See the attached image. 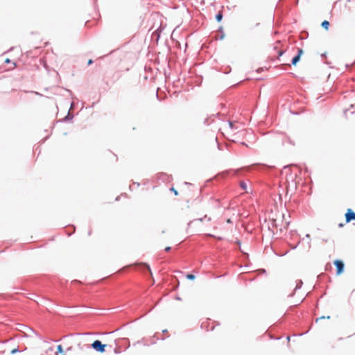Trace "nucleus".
<instances>
[{
    "mask_svg": "<svg viewBox=\"0 0 355 355\" xmlns=\"http://www.w3.org/2000/svg\"><path fill=\"white\" fill-rule=\"evenodd\" d=\"M289 222L284 219V214H279L276 216L275 218H272L271 220V228L275 233L282 232L284 230H286L288 227Z\"/></svg>",
    "mask_w": 355,
    "mask_h": 355,
    "instance_id": "obj_1",
    "label": "nucleus"
},
{
    "mask_svg": "<svg viewBox=\"0 0 355 355\" xmlns=\"http://www.w3.org/2000/svg\"><path fill=\"white\" fill-rule=\"evenodd\" d=\"M92 347L96 352L104 353L105 352L106 345L103 344L100 340H96L91 345Z\"/></svg>",
    "mask_w": 355,
    "mask_h": 355,
    "instance_id": "obj_2",
    "label": "nucleus"
},
{
    "mask_svg": "<svg viewBox=\"0 0 355 355\" xmlns=\"http://www.w3.org/2000/svg\"><path fill=\"white\" fill-rule=\"evenodd\" d=\"M334 265L336 266V274L338 275H340L343 272V270H344V263L342 261L340 260H335L334 262Z\"/></svg>",
    "mask_w": 355,
    "mask_h": 355,
    "instance_id": "obj_3",
    "label": "nucleus"
},
{
    "mask_svg": "<svg viewBox=\"0 0 355 355\" xmlns=\"http://www.w3.org/2000/svg\"><path fill=\"white\" fill-rule=\"evenodd\" d=\"M345 219L347 223L350 222L352 220H355V212H354L352 209H348L347 213L345 214Z\"/></svg>",
    "mask_w": 355,
    "mask_h": 355,
    "instance_id": "obj_4",
    "label": "nucleus"
},
{
    "mask_svg": "<svg viewBox=\"0 0 355 355\" xmlns=\"http://www.w3.org/2000/svg\"><path fill=\"white\" fill-rule=\"evenodd\" d=\"M302 54L303 50L302 49H298L297 55H295L292 60V64L293 65H296V64L299 62L300 57Z\"/></svg>",
    "mask_w": 355,
    "mask_h": 355,
    "instance_id": "obj_5",
    "label": "nucleus"
},
{
    "mask_svg": "<svg viewBox=\"0 0 355 355\" xmlns=\"http://www.w3.org/2000/svg\"><path fill=\"white\" fill-rule=\"evenodd\" d=\"M4 62L6 64H10V66L8 67L6 69L8 71L12 70L17 67L16 63L15 62H11V60L9 58H6Z\"/></svg>",
    "mask_w": 355,
    "mask_h": 355,
    "instance_id": "obj_6",
    "label": "nucleus"
},
{
    "mask_svg": "<svg viewBox=\"0 0 355 355\" xmlns=\"http://www.w3.org/2000/svg\"><path fill=\"white\" fill-rule=\"evenodd\" d=\"M322 27L324 28L326 31H328L329 30V22L327 20H324L322 22V24H321Z\"/></svg>",
    "mask_w": 355,
    "mask_h": 355,
    "instance_id": "obj_7",
    "label": "nucleus"
},
{
    "mask_svg": "<svg viewBox=\"0 0 355 355\" xmlns=\"http://www.w3.org/2000/svg\"><path fill=\"white\" fill-rule=\"evenodd\" d=\"M187 278L189 279L193 280L195 279V275H193L192 274H188V275H187Z\"/></svg>",
    "mask_w": 355,
    "mask_h": 355,
    "instance_id": "obj_8",
    "label": "nucleus"
},
{
    "mask_svg": "<svg viewBox=\"0 0 355 355\" xmlns=\"http://www.w3.org/2000/svg\"><path fill=\"white\" fill-rule=\"evenodd\" d=\"M223 17V15L221 13H218L217 15H216V19L218 21H220L221 20Z\"/></svg>",
    "mask_w": 355,
    "mask_h": 355,
    "instance_id": "obj_9",
    "label": "nucleus"
},
{
    "mask_svg": "<svg viewBox=\"0 0 355 355\" xmlns=\"http://www.w3.org/2000/svg\"><path fill=\"white\" fill-rule=\"evenodd\" d=\"M57 350H58V352H62L63 351V349H62V347L61 345H59L58 347H57Z\"/></svg>",
    "mask_w": 355,
    "mask_h": 355,
    "instance_id": "obj_10",
    "label": "nucleus"
},
{
    "mask_svg": "<svg viewBox=\"0 0 355 355\" xmlns=\"http://www.w3.org/2000/svg\"><path fill=\"white\" fill-rule=\"evenodd\" d=\"M241 187H242V189H246V187H247V185L245 182H241Z\"/></svg>",
    "mask_w": 355,
    "mask_h": 355,
    "instance_id": "obj_11",
    "label": "nucleus"
},
{
    "mask_svg": "<svg viewBox=\"0 0 355 355\" xmlns=\"http://www.w3.org/2000/svg\"><path fill=\"white\" fill-rule=\"evenodd\" d=\"M277 53H278V58L281 55H282V54L284 53V51L283 50H279L277 51Z\"/></svg>",
    "mask_w": 355,
    "mask_h": 355,
    "instance_id": "obj_12",
    "label": "nucleus"
},
{
    "mask_svg": "<svg viewBox=\"0 0 355 355\" xmlns=\"http://www.w3.org/2000/svg\"><path fill=\"white\" fill-rule=\"evenodd\" d=\"M142 264L147 267L148 271L150 272V275H152L151 270H150L149 266L148 264H146V263H142Z\"/></svg>",
    "mask_w": 355,
    "mask_h": 355,
    "instance_id": "obj_13",
    "label": "nucleus"
},
{
    "mask_svg": "<svg viewBox=\"0 0 355 355\" xmlns=\"http://www.w3.org/2000/svg\"><path fill=\"white\" fill-rule=\"evenodd\" d=\"M114 351L116 354H119L121 352V350L119 348H115Z\"/></svg>",
    "mask_w": 355,
    "mask_h": 355,
    "instance_id": "obj_14",
    "label": "nucleus"
},
{
    "mask_svg": "<svg viewBox=\"0 0 355 355\" xmlns=\"http://www.w3.org/2000/svg\"><path fill=\"white\" fill-rule=\"evenodd\" d=\"M171 191H172L175 196L178 195V191L174 188H171Z\"/></svg>",
    "mask_w": 355,
    "mask_h": 355,
    "instance_id": "obj_15",
    "label": "nucleus"
},
{
    "mask_svg": "<svg viewBox=\"0 0 355 355\" xmlns=\"http://www.w3.org/2000/svg\"><path fill=\"white\" fill-rule=\"evenodd\" d=\"M17 352H18V349H12V350L11 351V353H12V354H15V353H16Z\"/></svg>",
    "mask_w": 355,
    "mask_h": 355,
    "instance_id": "obj_16",
    "label": "nucleus"
},
{
    "mask_svg": "<svg viewBox=\"0 0 355 355\" xmlns=\"http://www.w3.org/2000/svg\"><path fill=\"white\" fill-rule=\"evenodd\" d=\"M171 250V247L168 246L165 248V251L168 252Z\"/></svg>",
    "mask_w": 355,
    "mask_h": 355,
    "instance_id": "obj_17",
    "label": "nucleus"
},
{
    "mask_svg": "<svg viewBox=\"0 0 355 355\" xmlns=\"http://www.w3.org/2000/svg\"><path fill=\"white\" fill-rule=\"evenodd\" d=\"M92 62H93L92 60H89V61H88V63H87V64L89 65V64H91Z\"/></svg>",
    "mask_w": 355,
    "mask_h": 355,
    "instance_id": "obj_18",
    "label": "nucleus"
},
{
    "mask_svg": "<svg viewBox=\"0 0 355 355\" xmlns=\"http://www.w3.org/2000/svg\"><path fill=\"white\" fill-rule=\"evenodd\" d=\"M227 222L228 223H232V220H231V219H230V218H229V219H227Z\"/></svg>",
    "mask_w": 355,
    "mask_h": 355,
    "instance_id": "obj_19",
    "label": "nucleus"
}]
</instances>
